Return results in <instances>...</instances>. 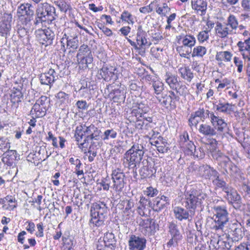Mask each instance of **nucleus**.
Listing matches in <instances>:
<instances>
[{"label":"nucleus","mask_w":250,"mask_h":250,"mask_svg":"<svg viewBox=\"0 0 250 250\" xmlns=\"http://www.w3.org/2000/svg\"><path fill=\"white\" fill-rule=\"evenodd\" d=\"M56 97L57 99V102L60 103L63 107L67 106L69 103V95L64 92H59L56 95Z\"/></svg>","instance_id":"obj_37"},{"label":"nucleus","mask_w":250,"mask_h":250,"mask_svg":"<svg viewBox=\"0 0 250 250\" xmlns=\"http://www.w3.org/2000/svg\"><path fill=\"white\" fill-rule=\"evenodd\" d=\"M211 113H212V112H210L208 109H205L204 108H199L197 110L191 114L201 119V121L204 122L206 119L210 118Z\"/></svg>","instance_id":"obj_36"},{"label":"nucleus","mask_w":250,"mask_h":250,"mask_svg":"<svg viewBox=\"0 0 250 250\" xmlns=\"http://www.w3.org/2000/svg\"><path fill=\"white\" fill-rule=\"evenodd\" d=\"M237 45L241 54L250 50V42H248L246 40L244 42H238Z\"/></svg>","instance_id":"obj_53"},{"label":"nucleus","mask_w":250,"mask_h":250,"mask_svg":"<svg viewBox=\"0 0 250 250\" xmlns=\"http://www.w3.org/2000/svg\"><path fill=\"white\" fill-rule=\"evenodd\" d=\"M173 213L175 218L180 221L188 220L192 218L195 215L193 211L185 209L181 207L176 206L173 208ZM191 219H190V220Z\"/></svg>","instance_id":"obj_16"},{"label":"nucleus","mask_w":250,"mask_h":250,"mask_svg":"<svg viewBox=\"0 0 250 250\" xmlns=\"http://www.w3.org/2000/svg\"><path fill=\"white\" fill-rule=\"evenodd\" d=\"M196 43V40L194 36L187 35H186L182 40V43L183 45L192 48L194 46Z\"/></svg>","instance_id":"obj_49"},{"label":"nucleus","mask_w":250,"mask_h":250,"mask_svg":"<svg viewBox=\"0 0 250 250\" xmlns=\"http://www.w3.org/2000/svg\"><path fill=\"white\" fill-rule=\"evenodd\" d=\"M225 24L228 27L229 26L231 28L230 30H232V32H233V30L238 28V21L235 16L230 15L228 18L227 22Z\"/></svg>","instance_id":"obj_46"},{"label":"nucleus","mask_w":250,"mask_h":250,"mask_svg":"<svg viewBox=\"0 0 250 250\" xmlns=\"http://www.w3.org/2000/svg\"><path fill=\"white\" fill-rule=\"evenodd\" d=\"M157 100L160 104L165 108L176 107L175 101L167 94L162 93L160 96H157Z\"/></svg>","instance_id":"obj_22"},{"label":"nucleus","mask_w":250,"mask_h":250,"mask_svg":"<svg viewBox=\"0 0 250 250\" xmlns=\"http://www.w3.org/2000/svg\"><path fill=\"white\" fill-rule=\"evenodd\" d=\"M121 19L128 24H133L134 23L133 16L127 11H124L122 13L121 16Z\"/></svg>","instance_id":"obj_54"},{"label":"nucleus","mask_w":250,"mask_h":250,"mask_svg":"<svg viewBox=\"0 0 250 250\" xmlns=\"http://www.w3.org/2000/svg\"><path fill=\"white\" fill-rule=\"evenodd\" d=\"M11 28L10 23L8 21H3L0 24V34L1 36L6 37Z\"/></svg>","instance_id":"obj_43"},{"label":"nucleus","mask_w":250,"mask_h":250,"mask_svg":"<svg viewBox=\"0 0 250 250\" xmlns=\"http://www.w3.org/2000/svg\"><path fill=\"white\" fill-rule=\"evenodd\" d=\"M125 174L120 168H117L112 171V179L113 185L111 188L116 191H121L125 187Z\"/></svg>","instance_id":"obj_10"},{"label":"nucleus","mask_w":250,"mask_h":250,"mask_svg":"<svg viewBox=\"0 0 250 250\" xmlns=\"http://www.w3.org/2000/svg\"><path fill=\"white\" fill-rule=\"evenodd\" d=\"M83 199H81V202L80 205H78V207L82 206L84 203H87V205H89L92 199L93 198V195L91 193V192L88 190H84L83 193Z\"/></svg>","instance_id":"obj_50"},{"label":"nucleus","mask_w":250,"mask_h":250,"mask_svg":"<svg viewBox=\"0 0 250 250\" xmlns=\"http://www.w3.org/2000/svg\"><path fill=\"white\" fill-rule=\"evenodd\" d=\"M224 192L226 193L225 197L229 204L232 205L236 209L241 207V197L235 189L230 186Z\"/></svg>","instance_id":"obj_12"},{"label":"nucleus","mask_w":250,"mask_h":250,"mask_svg":"<svg viewBox=\"0 0 250 250\" xmlns=\"http://www.w3.org/2000/svg\"><path fill=\"white\" fill-rule=\"evenodd\" d=\"M104 241L105 246L108 247L114 246L116 244L114 235L112 233H107L104 237Z\"/></svg>","instance_id":"obj_48"},{"label":"nucleus","mask_w":250,"mask_h":250,"mask_svg":"<svg viewBox=\"0 0 250 250\" xmlns=\"http://www.w3.org/2000/svg\"><path fill=\"white\" fill-rule=\"evenodd\" d=\"M207 0H191V6L197 14L204 15L207 9Z\"/></svg>","instance_id":"obj_20"},{"label":"nucleus","mask_w":250,"mask_h":250,"mask_svg":"<svg viewBox=\"0 0 250 250\" xmlns=\"http://www.w3.org/2000/svg\"><path fill=\"white\" fill-rule=\"evenodd\" d=\"M76 57L80 67L84 69L88 68L93 62L91 50L87 45L84 44L80 47Z\"/></svg>","instance_id":"obj_7"},{"label":"nucleus","mask_w":250,"mask_h":250,"mask_svg":"<svg viewBox=\"0 0 250 250\" xmlns=\"http://www.w3.org/2000/svg\"><path fill=\"white\" fill-rule=\"evenodd\" d=\"M215 30L216 35L221 38H225L229 34L235 33V32H232V30H230L225 23L222 24L219 22H217Z\"/></svg>","instance_id":"obj_23"},{"label":"nucleus","mask_w":250,"mask_h":250,"mask_svg":"<svg viewBox=\"0 0 250 250\" xmlns=\"http://www.w3.org/2000/svg\"><path fill=\"white\" fill-rule=\"evenodd\" d=\"M211 208L214 214L213 219L215 223L213 228L216 230L222 229L229 220L227 207L225 205H214Z\"/></svg>","instance_id":"obj_6"},{"label":"nucleus","mask_w":250,"mask_h":250,"mask_svg":"<svg viewBox=\"0 0 250 250\" xmlns=\"http://www.w3.org/2000/svg\"><path fill=\"white\" fill-rule=\"evenodd\" d=\"M199 172L200 175L205 179L212 180L219 173L217 170L207 165L200 166Z\"/></svg>","instance_id":"obj_21"},{"label":"nucleus","mask_w":250,"mask_h":250,"mask_svg":"<svg viewBox=\"0 0 250 250\" xmlns=\"http://www.w3.org/2000/svg\"><path fill=\"white\" fill-rule=\"evenodd\" d=\"M100 133L101 130L93 124L88 126L86 125L85 124H82L77 126L75 137L76 141L79 142L82 140L84 136L83 141L80 145L83 147H86V146H84L86 144L92 143L93 140L100 139Z\"/></svg>","instance_id":"obj_1"},{"label":"nucleus","mask_w":250,"mask_h":250,"mask_svg":"<svg viewBox=\"0 0 250 250\" xmlns=\"http://www.w3.org/2000/svg\"><path fill=\"white\" fill-rule=\"evenodd\" d=\"M22 89L21 86H18L17 87H14L11 89V93L10 95L11 102L14 104H19L21 102V99L23 98V94L21 90Z\"/></svg>","instance_id":"obj_25"},{"label":"nucleus","mask_w":250,"mask_h":250,"mask_svg":"<svg viewBox=\"0 0 250 250\" xmlns=\"http://www.w3.org/2000/svg\"><path fill=\"white\" fill-rule=\"evenodd\" d=\"M108 207L104 202L94 203L90 208L91 219L89 223L93 227H100L104 225Z\"/></svg>","instance_id":"obj_3"},{"label":"nucleus","mask_w":250,"mask_h":250,"mask_svg":"<svg viewBox=\"0 0 250 250\" xmlns=\"http://www.w3.org/2000/svg\"><path fill=\"white\" fill-rule=\"evenodd\" d=\"M149 107L146 104L143 103L137 104V109L133 110V113L136 114V116L139 115L142 118L147 117L146 113L149 111Z\"/></svg>","instance_id":"obj_28"},{"label":"nucleus","mask_w":250,"mask_h":250,"mask_svg":"<svg viewBox=\"0 0 250 250\" xmlns=\"http://www.w3.org/2000/svg\"><path fill=\"white\" fill-rule=\"evenodd\" d=\"M210 152L213 158L219 162L224 159V157H227L219 150L212 149Z\"/></svg>","instance_id":"obj_55"},{"label":"nucleus","mask_w":250,"mask_h":250,"mask_svg":"<svg viewBox=\"0 0 250 250\" xmlns=\"http://www.w3.org/2000/svg\"><path fill=\"white\" fill-rule=\"evenodd\" d=\"M3 155L5 156L3 158V161L5 162L7 165H8V161L17 160L18 157V153L16 150H10L9 148L5 151Z\"/></svg>","instance_id":"obj_42"},{"label":"nucleus","mask_w":250,"mask_h":250,"mask_svg":"<svg viewBox=\"0 0 250 250\" xmlns=\"http://www.w3.org/2000/svg\"><path fill=\"white\" fill-rule=\"evenodd\" d=\"M165 207V203L161 201L160 197H157L154 200L153 206L151 207L154 211L159 212L163 209Z\"/></svg>","instance_id":"obj_52"},{"label":"nucleus","mask_w":250,"mask_h":250,"mask_svg":"<svg viewBox=\"0 0 250 250\" xmlns=\"http://www.w3.org/2000/svg\"><path fill=\"white\" fill-rule=\"evenodd\" d=\"M226 240L223 239H219L218 241V250H230L231 247V244L233 241L231 240H228L227 238H226Z\"/></svg>","instance_id":"obj_41"},{"label":"nucleus","mask_w":250,"mask_h":250,"mask_svg":"<svg viewBox=\"0 0 250 250\" xmlns=\"http://www.w3.org/2000/svg\"><path fill=\"white\" fill-rule=\"evenodd\" d=\"M214 105L216 111L218 112L226 114H230L234 112V104L229 103L224 99H220Z\"/></svg>","instance_id":"obj_19"},{"label":"nucleus","mask_w":250,"mask_h":250,"mask_svg":"<svg viewBox=\"0 0 250 250\" xmlns=\"http://www.w3.org/2000/svg\"><path fill=\"white\" fill-rule=\"evenodd\" d=\"M232 56V55L230 52L227 51H220L217 53L215 59L218 61L230 62Z\"/></svg>","instance_id":"obj_39"},{"label":"nucleus","mask_w":250,"mask_h":250,"mask_svg":"<svg viewBox=\"0 0 250 250\" xmlns=\"http://www.w3.org/2000/svg\"><path fill=\"white\" fill-rule=\"evenodd\" d=\"M143 119H145L144 128L143 129L148 130L153 127V125L152 124V118L151 117L147 116L143 118Z\"/></svg>","instance_id":"obj_61"},{"label":"nucleus","mask_w":250,"mask_h":250,"mask_svg":"<svg viewBox=\"0 0 250 250\" xmlns=\"http://www.w3.org/2000/svg\"><path fill=\"white\" fill-rule=\"evenodd\" d=\"M212 182L215 188H221L224 192L230 187L223 179L220 178L219 173L212 179Z\"/></svg>","instance_id":"obj_30"},{"label":"nucleus","mask_w":250,"mask_h":250,"mask_svg":"<svg viewBox=\"0 0 250 250\" xmlns=\"http://www.w3.org/2000/svg\"><path fill=\"white\" fill-rule=\"evenodd\" d=\"M179 72L181 75V77L188 82H190L194 77L193 73L188 66L180 68L179 69Z\"/></svg>","instance_id":"obj_33"},{"label":"nucleus","mask_w":250,"mask_h":250,"mask_svg":"<svg viewBox=\"0 0 250 250\" xmlns=\"http://www.w3.org/2000/svg\"><path fill=\"white\" fill-rule=\"evenodd\" d=\"M144 153V147L142 145L134 144L125 153L124 158L126 161L124 163L127 164L129 168H134L143 160Z\"/></svg>","instance_id":"obj_4"},{"label":"nucleus","mask_w":250,"mask_h":250,"mask_svg":"<svg viewBox=\"0 0 250 250\" xmlns=\"http://www.w3.org/2000/svg\"><path fill=\"white\" fill-rule=\"evenodd\" d=\"M207 53V49L203 46H197L192 50V57H203Z\"/></svg>","instance_id":"obj_47"},{"label":"nucleus","mask_w":250,"mask_h":250,"mask_svg":"<svg viewBox=\"0 0 250 250\" xmlns=\"http://www.w3.org/2000/svg\"><path fill=\"white\" fill-rule=\"evenodd\" d=\"M146 37V32L143 30L142 26L139 25L137 29L136 40L140 49L146 47H148L151 45L152 43L147 41Z\"/></svg>","instance_id":"obj_18"},{"label":"nucleus","mask_w":250,"mask_h":250,"mask_svg":"<svg viewBox=\"0 0 250 250\" xmlns=\"http://www.w3.org/2000/svg\"><path fill=\"white\" fill-rule=\"evenodd\" d=\"M35 34L38 41L42 45L47 46L53 44L55 34L49 29H39L35 31Z\"/></svg>","instance_id":"obj_9"},{"label":"nucleus","mask_w":250,"mask_h":250,"mask_svg":"<svg viewBox=\"0 0 250 250\" xmlns=\"http://www.w3.org/2000/svg\"><path fill=\"white\" fill-rule=\"evenodd\" d=\"M139 225L141 232L145 236H149L154 235L156 232V224L151 218L140 219L139 221Z\"/></svg>","instance_id":"obj_11"},{"label":"nucleus","mask_w":250,"mask_h":250,"mask_svg":"<svg viewBox=\"0 0 250 250\" xmlns=\"http://www.w3.org/2000/svg\"><path fill=\"white\" fill-rule=\"evenodd\" d=\"M113 99L115 102L124 101L125 98V92L123 88L115 89L113 90Z\"/></svg>","instance_id":"obj_34"},{"label":"nucleus","mask_w":250,"mask_h":250,"mask_svg":"<svg viewBox=\"0 0 250 250\" xmlns=\"http://www.w3.org/2000/svg\"><path fill=\"white\" fill-rule=\"evenodd\" d=\"M146 240L144 237L131 235L128 240L130 250H144L146 247Z\"/></svg>","instance_id":"obj_14"},{"label":"nucleus","mask_w":250,"mask_h":250,"mask_svg":"<svg viewBox=\"0 0 250 250\" xmlns=\"http://www.w3.org/2000/svg\"><path fill=\"white\" fill-rule=\"evenodd\" d=\"M165 80L171 89H176L179 83L177 75L172 74L169 72H167L165 75Z\"/></svg>","instance_id":"obj_26"},{"label":"nucleus","mask_w":250,"mask_h":250,"mask_svg":"<svg viewBox=\"0 0 250 250\" xmlns=\"http://www.w3.org/2000/svg\"><path fill=\"white\" fill-rule=\"evenodd\" d=\"M179 145L188 155H192L196 147L194 143L189 140L188 134L186 131L180 136Z\"/></svg>","instance_id":"obj_13"},{"label":"nucleus","mask_w":250,"mask_h":250,"mask_svg":"<svg viewBox=\"0 0 250 250\" xmlns=\"http://www.w3.org/2000/svg\"><path fill=\"white\" fill-rule=\"evenodd\" d=\"M117 136V131L115 129L111 128L105 130L102 136V138L105 142L109 139H115Z\"/></svg>","instance_id":"obj_45"},{"label":"nucleus","mask_w":250,"mask_h":250,"mask_svg":"<svg viewBox=\"0 0 250 250\" xmlns=\"http://www.w3.org/2000/svg\"><path fill=\"white\" fill-rule=\"evenodd\" d=\"M120 205L125 208V213L129 214L133 212L132 208L134 206V203L132 200H124L121 202Z\"/></svg>","instance_id":"obj_44"},{"label":"nucleus","mask_w":250,"mask_h":250,"mask_svg":"<svg viewBox=\"0 0 250 250\" xmlns=\"http://www.w3.org/2000/svg\"><path fill=\"white\" fill-rule=\"evenodd\" d=\"M66 47L71 48L74 50H76L79 47L78 38L66 40Z\"/></svg>","instance_id":"obj_56"},{"label":"nucleus","mask_w":250,"mask_h":250,"mask_svg":"<svg viewBox=\"0 0 250 250\" xmlns=\"http://www.w3.org/2000/svg\"><path fill=\"white\" fill-rule=\"evenodd\" d=\"M75 38H78L76 30L74 28H68L66 30H65V33L62 38V40H63L64 39L67 40Z\"/></svg>","instance_id":"obj_51"},{"label":"nucleus","mask_w":250,"mask_h":250,"mask_svg":"<svg viewBox=\"0 0 250 250\" xmlns=\"http://www.w3.org/2000/svg\"><path fill=\"white\" fill-rule=\"evenodd\" d=\"M209 38L208 32L207 30L200 32L197 35V40L200 43L207 41Z\"/></svg>","instance_id":"obj_60"},{"label":"nucleus","mask_w":250,"mask_h":250,"mask_svg":"<svg viewBox=\"0 0 250 250\" xmlns=\"http://www.w3.org/2000/svg\"><path fill=\"white\" fill-rule=\"evenodd\" d=\"M114 69L112 67L108 68L107 66H104L100 69L98 72L99 74L106 82H109L112 79L116 80L114 72L113 71Z\"/></svg>","instance_id":"obj_24"},{"label":"nucleus","mask_w":250,"mask_h":250,"mask_svg":"<svg viewBox=\"0 0 250 250\" xmlns=\"http://www.w3.org/2000/svg\"><path fill=\"white\" fill-rule=\"evenodd\" d=\"M170 8L168 3L164 2L156 5V12L161 17H166L170 11Z\"/></svg>","instance_id":"obj_35"},{"label":"nucleus","mask_w":250,"mask_h":250,"mask_svg":"<svg viewBox=\"0 0 250 250\" xmlns=\"http://www.w3.org/2000/svg\"><path fill=\"white\" fill-rule=\"evenodd\" d=\"M222 165V167L225 170L227 173L229 174V168L230 167L232 162L229 157H224V159L220 162Z\"/></svg>","instance_id":"obj_58"},{"label":"nucleus","mask_w":250,"mask_h":250,"mask_svg":"<svg viewBox=\"0 0 250 250\" xmlns=\"http://www.w3.org/2000/svg\"><path fill=\"white\" fill-rule=\"evenodd\" d=\"M201 121V119L199 118H198L193 114H191L188 120V125L191 127L192 126H196Z\"/></svg>","instance_id":"obj_63"},{"label":"nucleus","mask_w":250,"mask_h":250,"mask_svg":"<svg viewBox=\"0 0 250 250\" xmlns=\"http://www.w3.org/2000/svg\"><path fill=\"white\" fill-rule=\"evenodd\" d=\"M152 86L154 91V94L155 97L157 99V96H160L164 90V83L158 80L153 81Z\"/></svg>","instance_id":"obj_38"},{"label":"nucleus","mask_w":250,"mask_h":250,"mask_svg":"<svg viewBox=\"0 0 250 250\" xmlns=\"http://www.w3.org/2000/svg\"><path fill=\"white\" fill-rule=\"evenodd\" d=\"M228 233L225 234V238L233 241H238L244 235V228L237 220L231 221L227 226Z\"/></svg>","instance_id":"obj_8"},{"label":"nucleus","mask_w":250,"mask_h":250,"mask_svg":"<svg viewBox=\"0 0 250 250\" xmlns=\"http://www.w3.org/2000/svg\"><path fill=\"white\" fill-rule=\"evenodd\" d=\"M36 15L34 21V24L36 25L46 22L51 23L58 17L55 8L46 2L38 5Z\"/></svg>","instance_id":"obj_2"},{"label":"nucleus","mask_w":250,"mask_h":250,"mask_svg":"<svg viewBox=\"0 0 250 250\" xmlns=\"http://www.w3.org/2000/svg\"><path fill=\"white\" fill-rule=\"evenodd\" d=\"M168 229V232L173 237L177 239H181L182 235L178 229L177 222L175 221H171L168 222L167 224Z\"/></svg>","instance_id":"obj_27"},{"label":"nucleus","mask_w":250,"mask_h":250,"mask_svg":"<svg viewBox=\"0 0 250 250\" xmlns=\"http://www.w3.org/2000/svg\"><path fill=\"white\" fill-rule=\"evenodd\" d=\"M158 193V190L152 187H147L144 191V194L149 197H154Z\"/></svg>","instance_id":"obj_64"},{"label":"nucleus","mask_w":250,"mask_h":250,"mask_svg":"<svg viewBox=\"0 0 250 250\" xmlns=\"http://www.w3.org/2000/svg\"><path fill=\"white\" fill-rule=\"evenodd\" d=\"M31 4L29 3L21 4L18 8L17 9V14L19 17H21V16H25V13L26 12V9H27V7H29L28 6Z\"/></svg>","instance_id":"obj_59"},{"label":"nucleus","mask_w":250,"mask_h":250,"mask_svg":"<svg viewBox=\"0 0 250 250\" xmlns=\"http://www.w3.org/2000/svg\"><path fill=\"white\" fill-rule=\"evenodd\" d=\"M58 79L57 73L52 68L49 69L47 72L42 73L40 76L41 84L49 85L50 87Z\"/></svg>","instance_id":"obj_17"},{"label":"nucleus","mask_w":250,"mask_h":250,"mask_svg":"<svg viewBox=\"0 0 250 250\" xmlns=\"http://www.w3.org/2000/svg\"><path fill=\"white\" fill-rule=\"evenodd\" d=\"M185 196V207L194 213L197 207L200 206L208 197L206 193L194 188L186 191Z\"/></svg>","instance_id":"obj_5"},{"label":"nucleus","mask_w":250,"mask_h":250,"mask_svg":"<svg viewBox=\"0 0 250 250\" xmlns=\"http://www.w3.org/2000/svg\"><path fill=\"white\" fill-rule=\"evenodd\" d=\"M50 102V100L46 96H42L38 99L35 104H38L42 108H47V105Z\"/></svg>","instance_id":"obj_57"},{"label":"nucleus","mask_w":250,"mask_h":250,"mask_svg":"<svg viewBox=\"0 0 250 250\" xmlns=\"http://www.w3.org/2000/svg\"><path fill=\"white\" fill-rule=\"evenodd\" d=\"M47 108H42L38 104H34L30 112V115L37 118L44 116L46 113Z\"/></svg>","instance_id":"obj_32"},{"label":"nucleus","mask_w":250,"mask_h":250,"mask_svg":"<svg viewBox=\"0 0 250 250\" xmlns=\"http://www.w3.org/2000/svg\"><path fill=\"white\" fill-rule=\"evenodd\" d=\"M199 131L200 133L205 136H214L217 135V131L213 126H211L208 124H201L199 128Z\"/></svg>","instance_id":"obj_29"},{"label":"nucleus","mask_w":250,"mask_h":250,"mask_svg":"<svg viewBox=\"0 0 250 250\" xmlns=\"http://www.w3.org/2000/svg\"><path fill=\"white\" fill-rule=\"evenodd\" d=\"M57 5L62 12L66 13L68 10H69L71 8L70 5L67 4L64 0H61Z\"/></svg>","instance_id":"obj_62"},{"label":"nucleus","mask_w":250,"mask_h":250,"mask_svg":"<svg viewBox=\"0 0 250 250\" xmlns=\"http://www.w3.org/2000/svg\"><path fill=\"white\" fill-rule=\"evenodd\" d=\"M210 123L218 134H221L227 127V123L221 117L216 116L212 112L210 116Z\"/></svg>","instance_id":"obj_15"},{"label":"nucleus","mask_w":250,"mask_h":250,"mask_svg":"<svg viewBox=\"0 0 250 250\" xmlns=\"http://www.w3.org/2000/svg\"><path fill=\"white\" fill-rule=\"evenodd\" d=\"M156 170L153 167L148 166H144L139 170V174L142 179L151 177L155 173Z\"/></svg>","instance_id":"obj_31"},{"label":"nucleus","mask_w":250,"mask_h":250,"mask_svg":"<svg viewBox=\"0 0 250 250\" xmlns=\"http://www.w3.org/2000/svg\"><path fill=\"white\" fill-rule=\"evenodd\" d=\"M177 51L179 53L181 57L189 59V58L188 56L192 52V49L190 47L182 45L176 47Z\"/></svg>","instance_id":"obj_40"}]
</instances>
